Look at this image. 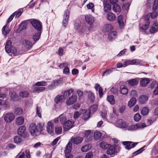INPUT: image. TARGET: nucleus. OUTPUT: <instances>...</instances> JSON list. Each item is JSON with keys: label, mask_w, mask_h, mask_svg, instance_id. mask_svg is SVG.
I'll return each mask as SVG.
<instances>
[{"label": "nucleus", "mask_w": 158, "mask_h": 158, "mask_svg": "<svg viewBox=\"0 0 158 158\" xmlns=\"http://www.w3.org/2000/svg\"><path fill=\"white\" fill-rule=\"evenodd\" d=\"M44 124L39 123L35 126L34 124L31 125L29 127V131L31 134L33 136H36L42 130Z\"/></svg>", "instance_id": "obj_1"}, {"label": "nucleus", "mask_w": 158, "mask_h": 158, "mask_svg": "<svg viewBox=\"0 0 158 158\" xmlns=\"http://www.w3.org/2000/svg\"><path fill=\"white\" fill-rule=\"evenodd\" d=\"M31 23L37 31H42V24L39 20L33 19L31 21Z\"/></svg>", "instance_id": "obj_2"}, {"label": "nucleus", "mask_w": 158, "mask_h": 158, "mask_svg": "<svg viewBox=\"0 0 158 158\" xmlns=\"http://www.w3.org/2000/svg\"><path fill=\"white\" fill-rule=\"evenodd\" d=\"M117 152V149L116 148V145H111L110 144L107 148L106 152V153L110 155L111 157L114 156L116 154Z\"/></svg>", "instance_id": "obj_3"}, {"label": "nucleus", "mask_w": 158, "mask_h": 158, "mask_svg": "<svg viewBox=\"0 0 158 158\" xmlns=\"http://www.w3.org/2000/svg\"><path fill=\"white\" fill-rule=\"evenodd\" d=\"M15 115L11 113H8L5 114L4 120L6 123H9L12 122L15 118Z\"/></svg>", "instance_id": "obj_4"}, {"label": "nucleus", "mask_w": 158, "mask_h": 158, "mask_svg": "<svg viewBox=\"0 0 158 158\" xmlns=\"http://www.w3.org/2000/svg\"><path fill=\"white\" fill-rule=\"evenodd\" d=\"M77 98V96L75 94H73L72 96L66 100V103L68 105L70 106L76 102Z\"/></svg>", "instance_id": "obj_5"}, {"label": "nucleus", "mask_w": 158, "mask_h": 158, "mask_svg": "<svg viewBox=\"0 0 158 158\" xmlns=\"http://www.w3.org/2000/svg\"><path fill=\"white\" fill-rule=\"evenodd\" d=\"M69 15V11L68 9L66 10L64 13L63 19V25L64 27H66L68 24Z\"/></svg>", "instance_id": "obj_6"}, {"label": "nucleus", "mask_w": 158, "mask_h": 158, "mask_svg": "<svg viewBox=\"0 0 158 158\" xmlns=\"http://www.w3.org/2000/svg\"><path fill=\"white\" fill-rule=\"evenodd\" d=\"M102 1L103 6V10L105 12H110L111 9V6L109 3L108 0H102Z\"/></svg>", "instance_id": "obj_7"}, {"label": "nucleus", "mask_w": 158, "mask_h": 158, "mask_svg": "<svg viewBox=\"0 0 158 158\" xmlns=\"http://www.w3.org/2000/svg\"><path fill=\"white\" fill-rule=\"evenodd\" d=\"M74 121L72 120H69L66 122L63 125V128L64 131L69 130L73 126Z\"/></svg>", "instance_id": "obj_8"}, {"label": "nucleus", "mask_w": 158, "mask_h": 158, "mask_svg": "<svg viewBox=\"0 0 158 158\" xmlns=\"http://www.w3.org/2000/svg\"><path fill=\"white\" fill-rule=\"evenodd\" d=\"M122 143L126 146V149H130L134 147L137 144V143H134L131 141H123L122 142Z\"/></svg>", "instance_id": "obj_9"}, {"label": "nucleus", "mask_w": 158, "mask_h": 158, "mask_svg": "<svg viewBox=\"0 0 158 158\" xmlns=\"http://www.w3.org/2000/svg\"><path fill=\"white\" fill-rule=\"evenodd\" d=\"M85 20L87 23L89 25H92L94 21V18L90 14L85 15Z\"/></svg>", "instance_id": "obj_10"}, {"label": "nucleus", "mask_w": 158, "mask_h": 158, "mask_svg": "<svg viewBox=\"0 0 158 158\" xmlns=\"http://www.w3.org/2000/svg\"><path fill=\"white\" fill-rule=\"evenodd\" d=\"M63 80H55L53 81L52 84L48 86L49 89H52L56 86L62 83Z\"/></svg>", "instance_id": "obj_11"}, {"label": "nucleus", "mask_w": 158, "mask_h": 158, "mask_svg": "<svg viewBox=\"0 0 158 158\" xmlns=\"http://www.w3.org/2000/svg\"><path fill=\"white\" fill-rule=\"evenodd\" d=\"M81 114H83L82 118L86 120L90 117L91 113L89 110L82 109L81 110Z\"/></svg>", "instance_id": "obj_12"}, {"label": "nucleus", "mask_w": 158, "mask_h": 158, "mask_svg": "<svg viewBox=\"0 0 158 158\" xmlns=\"http://www.w3.org/2000/svg\"><path fill=\"white\" fill-rule=\"evenodd\" d=\"M47 131L50 134L52 133L54 131V124L51 121L48 122L47 124Z\"/></svg>", "instance_id": "obj_13"}, {"label": "nucleus", "mask_w": 158, "mask_h": 158, "mask_svg": "<svg viewBox=\"0 0 158 158\" xmlns=\"http://www.w3.org/2000/svg\"><path fill=\"white\" fill-rule=\"evenodd\" d=\"M12 42L10 40H8L7 41L6 44L5 46V49L6 51L8 53H10L11 52V49L12 47Z\"/></svg>", "instance_id": "obj_14"}, {"label": "nucleus", "mask_w": 158, "mask_h": 158, "mask_svg": "<svg viewBox=\"0 0 158 158\" xmlns=\"http://www.w3.org/2000/svg\"><path fill=\"white\" fill-rule=\"evenodd\" d=\"M26 127L24 126L20 127L17 131V133L18 135L23 136L25 135Z\"/></svg>", "instance_id": "obj_15"}, {"label": "nucleus", "mask_w": 158, "mask_h": 158, "mask_svg": "<svg viewBox=\"0 0 158 158\" xmlns=\"http://www.w3.org/2000/svg\"><path fill=\"white\" fill-rule=\"evenodd\" d=\"M33 44L28 40H25L23 43V46L27 49H28L32 47Z\"/></svg>", "instance_id": "obj_16"}, {"label": "nucleus", "mask_w": 158, "mask_h": 158, "mask_svg": "<svg viewBox=\"0 0 158 158\" xmlns=\"http://www.w3.org/2000/svg\"><path fill=\"white\" fill-rule=\"evenodd\" d=\"M74 92L73 90L72 89H70L68 90H65L63 93V96L65 98H66Z\"/></svg>", "instance_id": "obj_17"}, {"label": "nucleus", "mask_w": 158, "mask_h": 158, "mask_svg": "<svg viewBox=\"0 0 158 158\" xmlns=\"http://www.w3.org/2000/svg\"><path fill=\"white\" fill-rule=\"evenodd\" d=\"M95 88L96 90H98V93L99 94V97L101 98L102 97L103 93V92L102 89L101 87L100 86L99 84H96L95 86Z\"/></svg>", "instance_id": "obj_18"}, {"label": "nucleus", "mask_w": 158, "mask_h": 158, "mask_svg": "<svg viewBox=\"0 0 158 158\" xmlns=\"http://www.w3.org/2000/svg\"><path fill=\"white\" fill-rule=\"evenodd\" d=\"M106 17L108 20L113 21L116 19V16L115 15L112 13H109L106 15Z\"/></svg>", "instance_id": "obj_19"}, {"label": "nucleus", "mask_w": 158, "mask_h": 158, "mask_svg": "<svg viewBox=\"0 0 158 158\" xmlns=\"http://www.w3.org/2000/svg\"><path fill=\"white\" fill-rule=\"evenodd\" d=\"M83 138L81 137H77L75 138L71 139L72 143L75 144L80 143L83 141Z\"/></svg>", "instance_id": "obj_20"}, {"label": "nucleus", "mask_w": 158, "mask_h": 158, "mask_svg": "<svg viewBox=\"0 0 158 158\" xmlns=\"http://www.w3.org/2000/svg\"><path fill=\"white\" fill-rule=\"evenodd\" d=\"M64 99V96L62 95H58L56 97L55 99V101L57 103H59L63 102Z\"/></svg>", "instance_id": "obj_21"}, {"label": "nucleus", "mask_w": 158, "mask_h": 158, "mask_svg": "<svg viewBox=\"0 0 158 158\" xmlns=\"http://www.w3.org/2000/svg\"><path fill=\"white\" fill-rule=\"evenodd\" d=\"M148 97L145 95L141 96L139 98V102L141 104H143L148 100Z\"/></svg>", "instance_id": "obj_22"}, {"label": "nucleus", "mask_w": 158, "mask_h": 158, "mask_svg": "<svg viewBox=\"0 0 158 158\" xmlns=\"http://www.w3.org/2000/svg\"><path fill=\"white\" fill-rule=\"evenodd\" d=\"M102 135V133L98 131H97L94 133V137L96 140H98L101 137Z\"/></svg>", "instance_id": "obj_23"}, {"label": "nucleus", "mask_w": 158, "mask_h": 158, "mask_svg": "<svg viewBox=\"0 0 158 158\" xmlns=\"http://www.w3.org/2000/svg\"><path fill=\"white\" fill-rule=\"evenodd\" d=\"M120 91L122 94H126L127 93L128 89L126 86L123 85L120 87Z\"/></svg>", "instance_id": "obj_24"}, {"label": "nucleus", "mask_w": 158, "mask_h": 158, "mask_svg": "<svg viewBox=\"0 0 158 158\" xmlns=\"http://www.w3.org/2000/svg\"><path fill=\"white\" fill-rule=\"evenodd\" d=\"M118 22L121 28H123L124 25V23L123 20V16L121 15L119 16L118 17Z\"/></svg>", "instance_id": "obj_25"}, {"label": "nucleus", "mask_w": 158, "mask_h": 158, "mask_svg": "<svg viewBox=\"0 0 158 158\" xmlns=\"http://www.w3.org/2000/svg\"><path fill=\"white\" fill-rule=\"evenodd\" d=\"M110 144H108L104 141H102L100 143V147L103 149H107L110 146Z\"/></svg>", "instance_id": "obj_26"}, {"label": "nucleus", "mask_w": 158, "mask_h": 158, "mask_svg": "<svg viewBox=\"0 0 158 158\" xmlns=\"http://www.w3.org/2000/svg\"><path fill=\"white\" fill-rule=\"evenodd\" d=\"M23 141V139L19 136H16L14 138V142L15 143L20 144Z\"/></svg>", "instance_id": "obj_27"}, {"label": "nucleus", "mask_w": 158, "mask_h": 158, "mask_svg": "<svg viewBox=\"0 0 158 158\" xmlns=\"http://www.w3.org/2000/svg\"><path fill=\"white\" fill-rule=\"evenodd\" d=\"M9 96L11 100L15 101L17 98V95L16 93L14 91H10L9 93Z\"/></svg>", "instance_id": "obj_28"}, {"label": "nucleus", "mask_w": 158, "mask_h": 158, "mask_svg": "<svg viewBox=\"0 0 158 158\" xmlns=\"http://www.w3.org/2000/svg\"><path fill=\"white\" fill-rule=\"evenodd\" d=\"M107 100L111 105H114L115 104V101L114 97L113 95H109L107 97Z\"/></svg>", "instance_id": "obj_29"}, {"label": "nucleus", "mask_w": 158, "mask_h": 158, "mask_svg": "<svg viewBox=\"0 0 158 158\" xmlns=\"http://www.w3.org/2000/svg\"><path fill=\"white\" fill-rule=\"evenodd\" d=\"M16 123L18 125H21L24 123V119L23 117L17 118L16 120Z\"/></svg>", "instance_id": "obj_30"}, {"label": "nucleus", "mask_w": 158, "mask_h": 158, "mask_svg": "<svg viewBox=\"0 0 158 158\" xmlns=\"http://www.w3.org/2000/svg\"><path fill=\"white\" fill-rule=\"evenodd\" d=\"M130 65H138L140 63L141 61L139 60L134 59L133 60H129Z\"/></svg>", "instance_id": "obj_31"}, {"label": "nucleus", "mask_w": 158, "mask_h": 158, "mask_svg": "<svg viewBox=\"0 0 158 158\" xmlns=\"http://www.w3.org/2000/svg\"><path fill=\"white\" fill-rule=\"evenodd\" d=\"M112 9L115 12H120L121 10L120 6L117 4L114 5L112 7Z\"/></svg>", "instance_id": "obj_32"}, {"label": "nucleus", "mask_w": 158, "mask_h": 158, "mask_svg": "<svg viewBox=\"0 0 158 158\" xmlns=\"http://www.w3.org/2000/svg\"><path fill=\"white\" fill-rule=\"evenodd\" d=\"M117 35V32L116 31H111L109 34L108 38L110 40L115 38L116 36Z\"/></svg>", "instance_id": "obj_33"}, {"label": "nucleus", "mask_w": 158, "mask_h": 158, "mask_svg": "<svg viewBox=\"0 0 158 158\" xmlns=\"http://www.w3.org/2000/svg\"><path fill=\"white\" fill-rule=\"evenodd\" d=\"M150 82L149 80H141L140 81V84L141 86L145 87Z\"/></svg>", "instance_id": "obj_34"}, {"label": "nucleus", "mask_w": 158, "mask_h": 158, "mask_svg": "<svg viewBox=\"0 0 158 158\" xmlns=\"http://www.w3.org/2000/svg\"><path fill=\"white\" fill-rule=\"evenodd\" d=\"M41 33L42 31H38L33 36V39L35 42L39 39Z\"/></svg>", "instance_id": "obj_35"}, {"label": "nucleus", "mask_w": 158, "mask_h": 158, "mask_svg": "<svg viewBox=\"0 0 158 158\" xmlns=\"http://www.w3.org/2000/svg\"><path fill=\"white\" fill-rule=\"evenodd\" d=\"M136 102V101L135 98H132L129 101L128 103V106L129 107H131L135 104Z\"/></svg>", "instance_id": "obj_36"}, {"label": "nucleus", "mask_w": 158, "mask_h": 158, "mask_svg": "<svg viewBox=\"0 0 158 158\" xmlns=\"http://www.w3.org/2000/svg\"><path fill=\"white\" fill-rule=\"evenodd\" d=\"M59 118L60 123L64 125L65 123L66 120V116L64 114H62L59 116Z\"/></svg>", "instance_id": "obj_37"}, {"label": "nucleus", "mask_w": 158, "mask_h": 158, "mask_svg": "<svg viewBox=\"0 0 158 158\" xmlns=\"http://www.w3.org/2000/svg\"><path fill=\"white\" fill-rule=\"evenodd\" d=\"M127 82L130 85L134 86L138 83V81L137 80H129Z\"/></svg>", "instance_id": "obj_38"}, {"label": "nucleus", "mask_w": 158, "mask_h": 158, "mask_svg": "<svg viewBox=\"0 0 158 158\" xmlns=\"http://www.w3.org/2000/svg\"><path fill=\"white\" fill-rule=\"evenodd\" d=\"M72 144L71 142H69L65 148L66 152H69L72 150Z\"/></svg>", "instance_id": "obj_39"}, {"label": "nucleus", "mask_w": 158, "mask_h": 158, "mask_svg": "<svg viewBox=\"0 0 158 158\" xmlns=\"http://www.w3.org/2000/svg\"><path fill=\"white\" fill-rule=\"evenodd\" d=\"M98 109V106L96 105H94L93 106H90L89 110H89L90 113H94Z\"/></svg>", "instance_id": "obj_40"}, {"label": "nucleus", "mask_w": 158, "mask_h": 158, "mask_svg": "<svg viewBox=\"0 0 158 158\" xmlns=\"http://www.w3.org/2000/svg\"><path fill=\"white\" fill-rule=\"evenodd\" d=\"M23 110L20 107L16 108L14 110L15 113L17 115H20L23 113Z\"/></svg>", "instance_id": "obj_41"}, {"label": "nucleus", "mask_w": 158, "mask_h": 158, "mask_svg": "<svg viewBox=\"0 0 158 158\" xmlns=\"http://www.w3.org/2000/svg\"><path fill=\"white\" fill-rule=\"evenodd\" d=\"M149 111V109L147 107H144L142 110L141 113L143 115L145 116L148 114Z\"/></svg>", "instance_id": "obj_42"}, {"label": "nucleus", "mask_w": 158, "mask_h": 158, "mask_svg": "<svg viewBox=\"0 0 158 158\" xmlns=\"http://www.w3.org/2000/svg\"><path fill=\"white\" fill-rule=\"evenodd\" d=\"M42 110L41 108L38 106L36 107V114L38 116L41 118V117Z\"/></svg>", "instance_id": "obj_43"}, {"label": "nucleus", "mask_w": 158, "mask_h": 158, "mask_svg": "<svg viewBox=\"0 0 158 158\" xmlns=\"http://www.w3.org/2000/svg\"><path fill=\"white\" fill-rule=\"evenodd\" d=\"M91 148V147L90 145H86L83 146L81 148V150L83 152H85L88 151Z\"/></svg>", "instance_id": "obj_44"}, {"label": "nucleus", "mask_w": 158, "mask_h": 158, "mask_svg": "<svg viewBox=\"0 0 158 158\" xmlns=\"http://www.w3.org/2000/svg\"><path fill=\"white\" fill-rule=\"evenodd\" d=\"M62 129L61 127L57 126L56 127L55 129V131L56 134H60L61 133Z\"/></svg>", "instance_id": "obj_45"}, {"label": "nucleus", "mask_w": 158, "mask_h": 158, "mask_svg": "<svg viewBox=\"0 0 158 158\" xmlns=\"http://www.w3.org/2000/svg\"><path fill=\"white\" fill-rule=\"evenodd\" d=\"M19 95L22 98H25L28 96L29 93L26 91H22L20 93Z\"/></svg>", "instance_id": "obj_46"}, {"label": "nucleus", "mask_w": 158, "mask_h": 158, "mask_svg": "<svg viewBox=\"0 0 158 158\" xmlns=\"http://www.w3.org/2000/svg\"><path fill=\"white\" fill-rule=\"evenodd\" d=\"M87 8L88 9H91V11L93 12H94V3H92V2H90L89 4H88L87 5Z\"/></svg>", "instance_id": "obj_47"}, {"label": "nucleus", "mask_w": 158, "mask_h": 158, "mask_svg": "<svg viewBox=\"0 0 158 158\" xmlns=\"http://www.w3.org/2000/svg\"><path fill=\"white\" fill-rule=\"evenodd\" d=\"M45 88L43 87H35L34 88V92H40L45 90Z\"/></svg>", "instance_id": "obj_48"}, {"label": "nucleus", "mask_w": 158, "mask_h": 158, "mask_svg": "<svg viewBox=\"0 0 158 158\" xmlns=\"http://www.w3.org/2000/svg\"><path fill=\"white\" fill-rule=\"evenodd\" d=\"M158 15V14L156 11H154L152 13H150L148 14V15H150L152 19H154Z\"/></svg>", "instance_id": "obj_49"}, {"label": "nucleus", "mask_w": 158, "mask_h": 158, "mask_svg": "<svg viewBox=\"0 0 158 158\" xmlns=\"http://www.w3.org/2000/svg\"><path fill=\"white\" fill-rule=\"evenodd\" d=\"M12 54H11V56H15L18 55L17 50L15 48L13 47L12 48L11 52Z\"/></svg>", "instance_id": "obj_50"}, {"label": "nucleus", "mask_w": 158, "mask_h": 158, "mask_svg": "<svg viewBox=\"0 0 158 158\" xmlns=\"http://www.w3.org/2000/svg\"><path fill=\"white\" fill-rule=\"evenodd\" d=\"M23 12V10L21 9L15 11L13 13L15 16L16 15V17H19L21 15Z\"/></svg>", "instance_id": "obj_51"}, {"label": "nucleus", "mask_w": 158, "mask_h": 158, "mask_svg": "<svg viewBox=\"0 0 158 158\" xmlns=\"http://www.w3.org/2000/svg\"><path fill=\"white\" fill-rule=\"evenodd\" d=\"M107 113L106 112H101V115L103 120L108 121L109 119L107 118Z\"/></svg>", "instance_id": "obj_52"}, {"label": "nucleus", "mask_w": 158, "mask_h": 158, "mask_svg": "<svg viewBox=\"0 0 158 158\" xmlns=\"http://www.w3.org/2000/svg\"><path fill=\"white\" fill-rule=\"evenodd\" d=\"M136 129L137 128H143L146 127L147 125L144 123H139L136 125Z\"/></svg>", "instance_id": "obj_53"}, {"label": "nucleus", "mask_w": 158, "mask_h": 158, "mask_svg": "<svg viewBox=\"0 0 158 158\" xmlns=\"http://www.w3.org/2000/svg\"><path fill=\"white\" fill-rule=\"evenodd\" d=\"M134 118L135 121L138 122L140 119L141 116L139 113H137L134 115Z\"/></svg>", "instance_id": "obj_54"}, {"label": "nucleus", "mask_w": 158, "mask_h": 158, "mask_svg": "<svg viewBox=\"0 0 158 158\" xmlns=\"http://www.w3.org/2000/svg\"><path fill=\"white\" fill-rule=\"evenodd\" d=\"M123 121V120L122 119H117L116 120V121L115 123V125L117 127L120 128Z\"/></svg>", "instance_id": "obj_55"}, {"label": "nucleus", "mask_w": 158, "mask_h": 158, "mask_svg": "<svg viewBox=\"0 0 158 158\" xmlns=\"http://www.w3.org/2000/svg\"><path fill=\"white\" fill-rule=\"evenodd\" d=\"M129 131H133L137 129L135 125H131L127 127V129Z\"/></svg>", "instance_id": "obj_56"}, {"label": "nucleus", "mask_w": 158, "mask_h": 158, "mask_svg": "<svg viewBox=\"0 0 158 158\" xmlns=\"http://www.w3.org/2000/svg\"><path fill=\"white\" fill-rule=\"evenodd\" d=\"M25 156V153L21 152L16 156L15 158H24Z\"/></svg>", "instance_id": "obj_57"}, {"label": "nucleus", "mask_w": 158, "mask_h": 158, "mask_svg": "<svg viewBox=\"0 0 158 158\" xmlns=\"http://www.w3.org/2000/svg\"><path fill=\"white\" fill-rule=\"evenodd\" d=\"M105 29L106 31H108L112 30L113 27L111 25L107 24L105 26Z\"/></svg>", "instance_id": "obj_58"}, {"label": "nucleus", "mask_w": 158, "mask_h": 158, "mask_svg": "<svg viewBox=\"0 0 158 158\" xmlns=\"http://www.w3.org/2000/svg\"><path fill=\"white\" fill-rule=\"evenodd\" d=\"M47 85V82L44 81H41L36 82L35 85L36 86H45Z\"/></svg>", "instance_id": "obj_59"}, {"label": "nucleus", "mask_w": 158, "mask_h": 158, "mask_svg": "<svg viewBox=\"0 0 158 158\" xmlns=\"http://www.w3.org/2000/svg\"><path fill=\"white\" fill-rule=\"evenodd\" d=\"M113 71V69H108L105 71L103 73L102 76H107L109 74Z\"/></svg>", "instance_id": "obj_60"}, {"label": "nucleus", "mask_w": 158, "mask_h": 158, "mask_svg": "<svg viewBox=\"0 0 158 158\" xmlns=\"http://www.w3.org/2000/svg\"><path fill=\"white\" fill-rule=\"evenodd\" d=\"M128 125V123L123 121L120 127L121 128H126L127 129V127Z\"/></svg>", "instance_id": "obj_61"}, {"label": "nucleus", "mask_w": 158, "mask_h": 158, "mask_svg": "<svg viewBox=\"0 0 158 158\" xmlns=\"http://www.w3.org/2000/svg\"><path fill=\"white\" fill-rule=\"evenodd\" d=\"M158 30V25H156L155 27H152L150 30L151 33H154Z\"/></svg>", "instance_id": "obj_62"}, {"label": "nucleus", "mask_w": 158, "mask_h": 158, "mask_svg": "<svg viewBox=\"0 0 158 158\" xmlns=\"http://www.w3.org/2000/svg\"><path fill=\"white\" fill-rule=\"evenodd\" d=\"M149 22H147V23H146L144 25H143L142 26L140 27V28L143 30H146L149 27Z\"/></svg>", "instance_id": "obj_63"}, {"label": "nucleus", "mask_w": 158, "mask_h": 158, "mask_svg": "<svg viewBox=\"0 0 158 158\" xmlns=\"http://www.w3.org/2000/svg\"><path fill=\"white\" fill-rule=\"evenodd\" d=\"M156 9L158 10V2L157 3L156 2V0H155L153 6V10H155Z\"/></svg>", "instance_id": "obj_64"}]
</instances>
